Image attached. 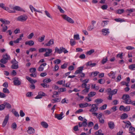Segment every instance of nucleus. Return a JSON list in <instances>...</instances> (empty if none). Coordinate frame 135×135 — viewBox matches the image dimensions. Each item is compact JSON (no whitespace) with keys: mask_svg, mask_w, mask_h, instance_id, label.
Listing matches in <instances>:
<instances>
[{"mask_svg":"<svg viewBox=\"0 0 135 135\" xmlns=\"http://www.w3.org/2000/svg\"><path fill=\"white\" fill-rule=\"evenodd\" d=\"M131 97L128 94H124L123 96L122 99L123 100V102L125 104H129L131 103L132 100Z\"/></svg>","mask_w":135,"mask_h":135,"instance_id":"1","label":"nucleus"},{"mask_svg":"<svg viewBox=\"0 0 135 135\" xmlns=\"http://www.w3.org/2000/svg\"><path fill=\"white\" fill-rule=\"evenodd\" d=\"M98 104H93L91 105V108L89 110L90 112H96L98 109Z\"/></svg>","mask_w":135,"mask_h":135,"instance_id":"2","label":"nucleus"},{"mask_svg":"<svg viewBox=\"0 0 135 135\" xmlns=\"http://www.w3.org/2000/svg\"><path fill=\"white\" fill-rule=\"evenodd\" d=\"M61 16L62 18L68 22L72 24L74 23V20L72 18L66 15H62Z\"/></svg>","mask_w":135,"mask_h":135,"instance_id":"3","label":"nucleus"},{"mask_svg":"<svg viewBox=\"0 0 135 135\" xmlns=\"http://www.w3.org/2000/svg\"><path fill=\"white\" fill-rule=\"evenodd\" d=\"M27 18V16L26 15H23L18 17L17 20L20 21L24 22L25 21Z\"/></svg>","mask_w":135,"mask_h":135,"instance_id":"4","label":"nucleus"},{"mask_svg":"<svg viewBox=\"0 0 135 135\" xmlns=\"http://www.w3.org/2000/svg\"><path fill=\"white\" fill-rule=\"evenodd\" d=\"M12 63L13 64L11 66V68L12 69H16L18 68V66L17 64L18 62L16 61L15 59L12 60Z\"/></svg>","mask_w":135,"mask_h":135,"instance_id":"5","label":"nucleus"},{"mask_svg":"<svg viewBox=\"0 0 135 135\" xmlns=\"http://www.w3.org/2000/svg\"><path fill=\"white\" fill-rule=\"evenodd\" d=\"M86 85V84L85 83H84L82 84V87L85 88V89L83 91L84 92H88L89 91V90L90 89V85L88 84L87 86Z\"/></svg>","mask_w":135,"mask_h":135,"instance_id":"6","label":"nucleus"},{"mask_svg":"<svg viewBox=\"0 0 135 135\" xmlns=\"http://www.w3.org/2000/svg\"><path fill=\"white\" fill-rule=\"evenodd\" d=\"M45 52L46 53L44 54V56L45 57H49L51 55L52 51L51 49L47 48L46 51Z\"/></svg>","mask_w":135,"mask_h":135,"instance_id":"7","label":"nucleus"},{"mask_svg":"<svg viewBox=\"0 0 135 135\" xmlns=\"http://www.w3.org/2000/svg\"><path fill=\"white\" fill-rule=\"evenodd\" d=\"M47 95L44 92L41 91L38 93V95L35 97L36 99H40L42 98L43 96H46Z\"/></svg>","mask_w":135,"mask_h":135,"instance_id":"8","label":"nucleus"},{"mask_svg":"<svg viewBox=\"0 0 135 135\" xmlns=\"http://www.w3.org/2000/svg\"><path fill=\"white\" fill-rule=\"evenodd\" d=\"M9 118V115L8 114L7 115L5 118L2 124L3 127H4L8 121Z\"/></svg>","mask_w":135,"mask_h":135,"instance_id":"9","label":"nucleus"},{"mask_svg":"<svg viewBox=\"0 0 135 135\" xmlns=\"http://www.w3.org/2000/svg\"><path fill=\"white\" fill-rule=\"evenodd\" d=\"M102 32L104 35H108L110 33L109 29L108 28H104L102 30Z\"/></svg>","mask_w":135,"mask_h":135,"instance_id":"10","label":"nucleus"},{"mask_svg":"<svg viewBox=\"0 0 135 135\" xmlns=\"http://www.w3.org/2000/svg\"><path fill=\"white\" fill-rule=\"evenodd\" d=\"M13 82L15 85H19L21 84L20 81L18 80V79L17 78H14Z\"/></svg>","mask_w":135,"mask_h":135,"instance_id":"11","label":"nucleus"},{"mask_svg":"<svg viewBox=\"0 0 135 135\" xmlns=\"http://www.w3.org/2000/svg\"><path fill=\"white\" fill-rule=\"evenodd\" d=\"M63 114L62 112H61L59 114H55V117L59 120H61L64 117L63 116Z\"/></svg>","mask_w":135,"mask_h":135,"instance_id":"12","label":"nucleus"},{"mask_svg":"<svg viewBox=\"0 0 135 135\" xmlns=\"http://www.w3.org/2000/svg\"><path fill=\"white\" fill-rule=\"evenodd\" d=\"M83 68L84 67L83 66H81L79 67L78 68V69L75 72V74H77L81 73L83 70Z\"/></svg>","mask_w":135,"mask_h":135,"instance_id":"13","label":"nucleus"},{"mask_svg":"<svg viewBox=\"0 0 135 135\" xmlns=\"http://www.w3.org/2000/svg\"><path fill=\"white\" fill-rule=\"evenodd\" d=\"M54 40L53 39H51L47 43L45 44V46H50L51 45H54Z\"/></svg>","mask_w":135,"mask_h":135,"instance_id":"14","label":"nucleus"},{"mask_svg":"<svg viewBox=\"0 0 135 135\" xmlns=\"http://www.w3.org/2000/svg\"><path fill=\"white\" fill-rule=\"evenodd\" d=\"M108 124L109 128L111 129H113L114 127V124L113 122L109 121L108 123Z\"/></svg>","mask_w":135,"mask_h":135,"instance_id":"15","label":"nucleus"},{"mask_svg":"<svg viewBox=\"0 0 135 135\" xmlns=\"http://www.w3.org/2000/svg\"><path fill=\"white\" fill-rule=\"evenodd\" d=\"M13 10H16L17 11L25 12V11L22 8L18 6H15L13 7Z\"/></svg>","mask_w":135,"mask_h":135,"instance_id":"16","label":"nucleus"},{"mask_svg":"<svg viewBox=\"0 0 135 135\" xmlns=\"http://www.w3.org/2000/svg\"><path fill=\"white\" fill-rule=\"evenodd\" d=\"M27 132L29 134L34 133H35L34 129L33 128L31 127H28V129L27 131Z\"/></svg>","mask_w":135,"mask_h":135,"instance_id":"17","label":"nucleus"},{"mask_svg":"<svg viewBox=\"0 0 135 135\" xmlns=\"http://www.w3.org/2000/svg\"><path fill=\"white\" fill-rule=\"evenodd\" d=\"M115 72H114L113 71H111L109 73H108V75L109 77L112 79H114L115 78Z\"/></svg>","mask_w":135,"mask_h":135,"instance_id":"18","label":"nucleus"},{"mask_svg":"<svg viewBox=\"0 0 135 135\" xmlns=\"http://www.w3.org/2000/svg\"><path fill=\"white\" fill-rule=\"evenodd\" d=\"M86 66H89L91 67H94L96 65V63H92L91 61H89L87 62L86 64Z\"/></svg>","mask_w":135,"mask_h":135,"instance_id":"19","label":"nucleus"},{"mask_svg":"<svg viewBox=\"0 0 135 135\" xmlns=\"http://www.w3.org/2000/svg\"><path fill=\"white\" fill-rule=\"evenodd\" d=\"M0 21L2 22L3 24L6 25L10 23L9 21L2 18H0Z\"/></svg>","mask_w":135,"mask_h":135,"instance_id":"20","label":"nucleus"},{"mask_svg":"<svg viewBox=\"0 0 135 135\" xmlns=\"http://www.w3.org/2000/svg\"><path fill=\"white\" fill-rule=\"evenodd\" d=\"M34 42L32 40H30L28 41H27L25 42V44L26 45H28L29 46H32L34 44Z\"/></svg>","mask_w":135,"mask_h":135,"instance_id":"21","label":"nucleus"},{"mask_svg":"<svg viewBox=\"0 0 135 135\" xmlns=\"http://www.w3.org/2000/svg\"><path fill=\"white\" fill-rule=\"evenodd\" d=\"M79 105L80 108H84L88 106V104L87 103H84L80 104Z\"/></svg>","mask_w":135,"mask_h":135,"instance_id":"22","label":"nucleus"},{"mask_svg":"<svg viewBox=\"0 0 135 135\" xmlns=\"http://www.w3.org/2000/svg\"><path fill=\"white\" fill-rule=\"evenodd\" d=\"M41 124V126L44 128H47L48 127V125L47 123L45 122H42Z\"/></svg>","mask_w":135,"mask_h":135,"instance_id":"23","label":"nucleus"},{"mask_svg":"<svg viewBox=\"0 0 135 135\" xmlns=\"http://www.w3.org/2000/svg\"><path fill=\"white\" fill-rule=\"evenodd\" d=\"M4 104L5 107H6V108L7 109H10L11 108V106L9 103L6 102H5L4 103Z\"/></svg>","mask_w":135,"mask_h":135,"instance_id":"24","label":"nucleus"},{"mask_svg":"<svg viewBox=\"0 0 135 135\" xmlns=\"http://www.w3.org/2000/svg\"><path fill=\"white\" fill-rule=\"evenodd\" d=\"M129 133H134L133 132L135 131V128L132 126H131L129 129Z\"/></svg>","mask_w":135,"mask_h":135,"instance_id":"25","label":"nucleus"},{"mask_svg":"<svg viewBox=\"0 0 135 135\" xmlns=\"http://www.w3.org/2000/svg\"><path fill=\"white\" fill-rule=\"evenodd\" d=\"M109 22L108 21H103L101 23V25L104 27L108 24Z\"/></svg>","mask_w":135,"mask_h":135,"instance_id":"26","label":"nucleus"},{"mask_svg":"<svg viewBox=\"0 0 135 135\" xmlns=\"http://www.w3.org/2000/svg\"><path fill=\"white\" fill-rule=\"evenodd\" d=\"M55 53H57L59 54L61 53L60 48V49H59L57 47H56L55 48Z\"/></svg>","mask_w":135,"mask_h":135,"instance_id":"27","label":"nucleus"},{"mask_svg":"<svg viewBox=\"0 0 135 135\" xmlns=\"http://www.w3.org/2000/svg\"><path fill=\"white\" fill-rule=\"evenodd\" d=\"M128 117V114L126 113L123 114L121 116L120 118L122 119H124L127 118Z\"/></svg>","mask_w":135,"mask_h":135,"instance_id":"28","label":"nucleus"},{"mask_svg":"<svg viewBox=\"0 0 135 135\" xmlns=\"http://www.w3.org/2000/svg\"><path fill=\"white\" fill-rule=\"evenodd\" d=\"M95 51L94 49H91L86 53V54L88 55H90Z\"/></svg>","mask_w":135,"mask_h":135,"instance_id":"29","label":"nucleus"},{"mask_svg":"<svg viewBox=\"0 0 135 135\" xmlns=\"http://www.w3.org/2000/svg\"><path fill=\"white\" fill-rule=\"evenodd\" d=\"M3 58L5 60L7 61L8 60H9L10 59V56L9 55H8L7 54H6L4 55L3 56Z\"/></svg>","mask_w":135,"mask_h":135,"instance_id":"30","label":"nucleus"},{"mask_svg":"<svg viewBox=\"0 0 135 135\" xmlns=\"http://www.w3.org/2000/svg\"><path fill=\"white\" fill-rule=\"evenodd\" d=\"M60 48L61 53L62 52H64V54H66L68 52V51H67L66 49H65L64 47H60Z\"/></svg>","mask_w":135,"mask_h":135,"instance_id":"31","label":"nucleus"},{"mask_svg":"<svg viewBox=\"0 0 135 135\" xmlns=\"http://www.w3.org/2000/svg\"><path fill=\"white\" fill-rule=\"evenodd\" d=\"M51 81V80L50 78H46L44 79L43 81L44 83L46 84L50 82Z\"/></svg>","mask_w":135,"mask_h":135,"instance_id":"32","label":"nucleus"},{"mask_svg":"<svg viewBox=\"0 0 135 135\" xmlns=\"http://www.w3.org/2000/svg\"><path fill=\"white\" fill-rule=\"evenodd\" d=\"M60 101V99H59L58 98H56L52 99L51 101L53 103H55L56 102H59Z\"/></svg>","mask_w":135,"mask_h":135,"instance_id":"33","label":"nucleus"},{"mask_svg":"<svg viewBox=\"0 0 135 135\" xmlns=\"http://www.w3.org/2000/svg\"><path fill=\"white\" fill-rule=\"evenodd\" d=\"M114 20L117 22H122L125 21L123 19L120 18L115 19Z\"/></svg>","mask_w":135,"mask_h":135,"instance_id":"34","label":"nucleus"},{"mask_svg":"<svg viewBox=\"0 0 135 135\" xmlns=\"http://www.w3.org/2000/svg\"><path fill=\"white\" fill-rule=\"evenodd\" d=\"M57 9L59 10L61 13H65L64 11L62 9L61 7L60 6L57 5Z\"/></svg>","mask_w":135,"mask_h":135,"instance_id":"35","label":"nucleus"},{"mask_svg":"<svg viewBox=\"0 0 135 135\" xmlns=\"http://www.w3.org/2000/svg\"><path fill=\"white\" fill-rule=\"evenodd\" d=\"M117 91V89H114L111 91L110 94L113 95L116 94Z\"/></svg>","mask_w":135,"mask_h":135,"instance_id":"36","label":"nucleus"},{"mask_svg":"<svg viewBox=\"0 0 135 135\" xmlns=\"http://www.w3.org/2000/svg\"><path fill=\"white\" fill-rule=\"evenodd\" d=\"M95 134L97 135H104L103 133H102V131L101 130H99L98 131L96 132Z\"/></svg>","mask_w":135,"mask_h":135,"instance_id":"37","label":"nucleus"},{"mask_svg":"<svg viewBox=\"0 0 135 135\" xmlns=\"http://www.w3.org/2000/svg\"><path fill=\"white\" fill-rule=\"evenodd\" d=\"M17 126L15 123H13L11 127L14 130H15L17 128Z\"/></svg>","mask_w":135,"mask_h":135,"instance_id":"38","label":"nucleus"},{"mask_svg":"<svg viewBox=\"0 0 135 135\" xmlns=\"http://www.w3.org/2000/svg\"><path fill=\"white\" fill-rule=\"evenodd\" d=\"M70 44L71 45L73 46L75 44L76 42L74 39H71L70 40Z\"/></svg>","mask_w":135,"mask_h":135,"instance_id":"39","label":"nucleus"},{"mask_svg":"<svg viewBox=\"0 0 135 135\" xmlns=\"http://www.w3.org/2000/svg\"><path fill=\"white\" fill-rule=\"evenodd\" d=\"M5 10L7 11L9 13H14L15 12V11L14 10H12L10 9V8H9L8 7H7V9Z\"/></svg>","mask_w":135,"mask_h":135,"instance_id":"40","label":"nucleus"},{"mask_svg":"<svg viewBox=\"0 0 135 135\" xmlns=\"http://www.w3.org/2000/svg\"><path fill=\"white\" fill-rule=\"evenodd\" d=\"M74 38L76 40H79L80 39L79 35L78 34L74 35Z\"/></svg>","mask_w":135,"mask_h":135,"instance_id":"41","label":"nucleus"},{"mask_svg":"<svg viewBox=\"0 0 135 135\" xmlns=\"http://www.w3.org/2000/svg\"><path fill=\"white\" fill-rule=\"evenodd\" d=\"M103 101V100L101 99H98L95 100V102L98 104L101 103Z\"/></svg>","mask_w":135,"mask_h":135,"instance_id":"42","label":"nucleus"},{"mask_svg":"<svg viewBox=\"0 0 135 135\" xmlns=\"http://www.w3.org/2000/svg\"><path fill=\"white\" fill-rule=\"evenodd\" d=\"M129 68L130 70H133L135 68V64L130 65L129 66Z\"/></svg>","mask_w":135,"mask_h":135,"instance_id":"43","label":"nucleus"},{"mask_svg":"<svg viewBox=\"0 0 135 135\" xmlns=\"http://www.w3.org/2000/svg\"><path fill=\"white\" fill-rule=\"evenodd\" d=\"M96 94V93L94 91L90 92L88 94V95L90 97H92L94 96Z\"/></svg>","mask_w":135,"mask_h":135,"instance_id":"44","label":"nucleus"},{"mask_svg":"<svg viewBox=\"0 0 135 135\" xmlns=\"http://www.w3.org/2000/svg\"><path fill=\"white\" fill-rule=\"evenodd\" d=\"M45 36L43 35L41 38H39L38 39V41L40 42H42L44 40Z\"/></svg>","mask_w":135,"mask_h":135,"instance_id":"45","label":"nucleus"},{"mask_svg":"<svg viewBox=\"0 0 135 135\" xmlns=\"http://www.w3.org/2000/svg\"><path fill=\"white\" fill-rule=\"evenodd\" d=\"M94 25L92 26L90 25L88 26L87 28V30L89 31H90L92 30L94 28Z\"/></svg>","mask_w":135,"mask_h":135,"instance_id":"46","label":"nucleus"},{"mask_svg":"<svg viewBox=\"0 0 135 135\" xmlns=\"http://www.w3.org/2000/svg\"><path fill=\"white\" fill-rule=\"evenodd\" d=\"M107 105L106 104H104L101 107L99 108V109L102 110H103L105 109L107 107Z\"/></svg>","mask_w":135,"mask_h":135,"instance_id":"47","label":"nucleus"},{"mask_svg":"<svg viewBox=\"0 0 135 135\" xmlns=\"http://www.w3.org/2000/svg\"><path fill=\"white\" fill-rule=\"evenodd\" d=\"M4 4L3 3H0V7H1L3 9L5 10L7 9V7L4 6Z\"/></svg>","mask_w":135,"mask_h":135,"instance_id":"48","label":"nucleus"},{"mask_svg":"<svg viewBox=\"0 0 135 135\" xmlns=\"http://www.w3.org/2000/svg\"><path fill=\"white\" fill-rule=\"evenodd\" d=\"M34 36L33 32L31 33L27 36V38L29 39H31Z\"/></svg>","mask_w":135,"mask_h":135,"instance_id":"49","label":"nucleus"},{"mask_svg":"<svg viewBox=\"0 0 135 135\" xmlns=\"http://www.w3.org/2000/svg\"><path fill=\"white\" fill-rule=\"evenodd\" d=\"M29 70L31 73H35L36 69L35 68H31Z\"/></svg>","mask_w":135,"mask_h":135,"instance_id":"50","label":"nucleus"},{"mask_svg":"<svg viewBox=\"0 0 135 135\" xmlns=\"http://www.w3.org/2000/svg\"><path fill=\"white\" fill-rule=\"evenodd\" d=\"M130 107L129 106H127L125 107L124 112L128 111L130 110Z\"/></svg>","mask_w":135,"mask_h":135,"instance_id":"51","label":"nucleus"},{"mask_svg":"<svg viewBox=\"0 0 135 135\" xmlns=\"http://www.w3.org/2000/svg\"><path fill=\"white\" fill-rule=\"evenodd\" d=\"M3 92L5 93H9V91L8 89H7V88H4L3 90Z\"/></svg>","mask_w":135,"mask_h":135,"instance_id":"52","label":"nucleus"},{"mask_svg":"<svg viewBox=\"0 0 135 135\" xmlns=\"http://www.w3.org/2000/svg\"><path fill=\"white\" fill-rule=\"evenodd\" d=\"M41 85L44 88H49V85H47L45 83H41Z\"/></svg>","mask_w":135,"mask_h":135,"instance_id":"53","label":"nucleus"},{"mask_svg":"<svg viewBox=\"0 0 135 135\" xmlns=\"http://www.w3.org/2000/svg\"><path fill=\"white\" fill-rule=\"evenodd\" d=\"M107 61H108V58H107V57H106V58H104L103 59V60L102 61V64H104L107 62Z\"/></svg>","mask_w":135,"mask_h":135,"instance_id":"54","label":"nucleus"},{"mask_svg":"<svg viewBox=\"0 0 135 135\" xmlns=\"http://www.w3.org/2000/svg\"><path fill=\"white\" fill-rule=\"evenodd\" d=\"M5 108V107L4 104H2L0 105V110L1 111L4 109Z\"/></svg>","mask_w":135,"mask_h":135,"instance_id":"55","label":"nucleus"},{"mask_svg":"<svg viewBox=\"0 0 135 135\" xmlns=\"http://www.w3.org/2000/svg\"><path fill=\"white\" fill-rule=\"evenodd\" d=\"M99 73V72L96 71L93 72L91 73V75L93 76H96Z\"/></svg>","mask_w":135,"mask_h":135,"instance_id":"56","label":"nucleus"},{"mask_svg":"<svg viewBox=\"0 0 135 135\" xmlns=\"http://www.w3.org/2000/svg\"><path fill=\"white\" fill-rule=\"evenodd\" d=\"M58 90L59 92H63L66 91V89L65 88H61L59 89Z\"/></svg>","mask_w":135,"mask_h":135,"instance_id":"57","label":"nucleus"},{"mask_svg":"<svg viewBox=\"0 0 135 135\" xmlns=\"http://www.w3.org/2000/svg\"><path fill=\"white\" fill-rule=\"evenodd\" d=\"M47 48H41L39 49V52H42L46 51Z\"/></svg>","mask_w":135,"mask_h":135,"instance_id":"58","label":"nucleus"},{"mask_svg":"<svg viewBox=\"0 0 135 135\" xmlns=\"http://www.w3.org/2000/svg\"><path fill=\"white\" fill-rule=\"evenodd\" d=\"M98 83L100 84H103L104 83V80L102 79H99L98 81Z\"/></svg>","mask_w":135,"mask_h":135,"instance_id":"59","label":"nucleus"},{"mask_svg":"<svg viewBox=\"0 0 135 135\" xmlns=\"http://www.w3.org/2000/svg\"><path fill=\"white\" fill-rule=\"evenodd\" d=\"M124 12V10L123 9H120L117 10V13L119 14H121Z\"/></svg>","mask_w":135,"mask_h":135,"instance_id":"60","label":"nucleus"},{"mask_svg":"<svg viewBox=\"0 0 135 135\" xmlns=\"http://www.w3.org/2000/svg\"><path fill=\"white\" fill-rule=\"evenodd\" d=\"M87 120L85 119L84 120L82 123L83 126L84 127L86 126L87 125Z\"/></svg>","mask_w":135,"mask_h":135,"instance_id":"61","label":"nucleus"},{"mask_svg":"<svg viewBox=\"0 0 135 135\" xmlns=\"http://www.w3.org/2000/svg\"><path fill=\"white\" fill-rule=\"evenodd\" d=\"M7 27L6 26H3L2 31L3 32H5L7 29Z\"/></svg>","mask_w":135,"mask_h":135,"instance_id":"62","label":"nucleus"},{"mask_svg":"<svg viewBox=\"0 0 135 135\" xmlns=\"http://www.w3.org/2000/svg\"><path fill=\"white\" fill-rule=\"evenodd\" d=\"M91 129H90L89 130V131L87 132L86 133V134L85 133H84V132H83L82 133L80 134V135H86V134H87V135H89V134H90V133H91Z\"/></svg>","mask_w":135,"mask_h":135,"instance_id":"63","label":"nucleus"},{"mask_svg":"<svg viewBox=\"0 0 135 135\" xmlns=\"http://www.w3.org/2000/svg\"><path fill=\"white\" fill-rule=\"evenodd\" d=\"M54 62L55 64H59L61 60L60 59H57L54 60Z\"/></svg>","mask_w":135,"mask_h":135,"instance_id":"64","label":"nucleus"}]
</instances>
